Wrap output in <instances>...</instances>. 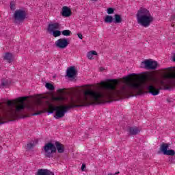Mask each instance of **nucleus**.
<instances>
[{
  "instance_id": "nucleus-22",
  "label": "nucleus",
  "mask_w": 175,
  "mask_h": 175,
  "mask_svg": "<svg viewBox=\"0 0 175 175\" xmlns=\"http://www.w3.org/2000/svg\"><path fill=\"white\" fill-rule=\"evenodd\" d=\"M10 8L11 10H16V1H11L10 3Z\"/></svg>"
},
{
  "instance_id": "nucleus-32",
  "label": "nucleus",
  "mask_w": 175,
  "mask_h": 175,
  "mask_svg": "<svg viewBox=\"0 0 175 175\" xmlns=\"http://www.w3.org/2000/svg\"><path fill=\"white\" fill-rule=\"evenodd\" d=\"M173 61L174 62H175V54L174 55V57H173Z\"/></svg>"
},
{
  "instance_id": "nucleus-10",
  "label": "nucleus",
  "mask_w": 175,
  "mask_h": 175,
  "mask_svg": "<svg viewBox=\"0 0 175 175\" xmlns=\"http://www.w3.org/2000/svg\"><path fill=\"white\" fill-rule=\"evenodd\" d=\"M66 73L67 77L72 79L74 76L77 75V70H76V68L75 66H71L67 69Z\"/></svg>"
},
{
  "instance_id": "nucleus-1",
  "label": "nucleus",
  "mask_w": 175,
  "mask_h": 175,
  "mask_svg": "<svg viewBox=\"0 0 175 175\" xmlns=\"http://www.w3.org/2000/svg\"><path fill=\"white\" fill-rule=\"evenodd\" d=\"M122 85L118 88L120 81L117 79H108L107 82H101V86L94 89H88L83 93V96L77 97V100H72L70 105L56 107L48 103V114H53L56 111L55 116L56 120L65 117V113H68L70 109L73 107H81V106H90V105H100L105 103L107 99H114L116 96L119 98H129V75L124 77L122 81Z\"/></svg>"
},
{
  "instance_id": "nucleus-7",
  "label": "nucleus",
  "mask_w": 175,
  "mask_h": 175,
  "mask_svg": "<svg viewBox=\"0 0 175 175\" xmlns=\"http://www.w3.org/2000/svg\"><path fill=\"white\" fill-rule=\"evenodd\" d=\"M14 23L15 24H20V23H24L27 17V12L25 10H16L14 13Z\"/></svg>"
},
{
  "instance_id": "nucleus-31",
  "label": "nucleus",
  "mask_w": 175,
  "mask_h": 175,
  "mask_svg": "<svg viewBox=\"0 0 175 175\" xmlns=\"http://www.w3.org/2000/svg\"><path fill=\"white\" fill-rule=\"evenodd\" d=\"M1 124H3V122H2V117L0 116V124L1 125Z\"/></svg>"
},
{
  "instance_id": "nucleus-29",
  "label": "nucleus",
  "mask_w": 175,
  "mask_h": 175,
  "mask_svg": "<svg viewBox=\"0 0 175 175\" xmlns=\"http://www.w3.org/2000/svg\"><path fill=\"white\" fill-rule=\"evenodd\" d=\"M84 169H85V164L83 163L81 166V170L82 172H84Z\"/></svg>"
},
{
  "instance_id": "nucleus-12",
  "label": "nucleus",
  "mask_w": 175,
  "mask_h": 175,
  "mask_svg": "<svg viewBox=\"0 0 175 175\" xmlns=\"http://www.w3.org/2000/svg\"><path fill=\"white\" fill-rule=\"evenodd\" d=\"M55 146L56 148V152L57 150L59 154H63V152H65V147L62 144L59 143V142H55Z\"/></svg>"
},
{
  "instance_id": "nucleus-26",
  "label": "nucleus",
  "mask_w": 175,
  "mask_h": 175,
  "mask_svg": "<svg viewBox=\"0 0 175 175\" xmlns=\"http://www.w3.org/2000/svg\"><path fill=\"white\" fill-rule=\"evenodd\" d=\"M34 146H35V144H32V143L27 144V150H32Z\"/></svg>"
},
{
  "instance_id": "nucleus-3",
  "label": "nucleus",
  "mask_w": 175,
  "mask_h": 175,
  "mask_svg": "<svg viewBox=\"0 0 175 175\" xmlns=\"http://www.w3.org/2000/svg\"><path fill=\"white\" fill-rule=\"evenodd\" d=\"M174 67L165 68V73H170L167 82L162 79H158L154 75L148 74V91L149 94L154 96L159 94V89L155 87V84L160 85H166V90H170L175 87V71L173 70Z\"/></svg>"
},
{
  "instance_id": "nucleus-9",
  "label": "nucleus",
  "mask_w": 175,
  "mask_h": 175,
  "mask_svg": "<svg viewBox=\"0 0 175 175\" xmlns=\"http://www.w3.org/2000/svg\"><path fill=\"white\" fill-rule=\"evenodd\" d=\"M68 44L69 42H68L66 38H60L55 42V46L58 49H66Z\"/></svg>"
},
{
  "instance_id": "nucleus-19",
  "label": "nucleus",
  "mask_w": 175,
  "mask_h": 175,
  "mask_svg": "<svg viewBox=\"0 0 175 175\" xmlns=\"http://www.w3.org/2000/svg\"><path fill=\"white\" fill-rule=\"evenodd\" d=\"M93 55H98V53H96V51H92L88 52L87 54V57L88 58V59H92Z\"/></svg>"
},
{
  "instance_id": "nucleus-16",
  "label": "nucleus",
  "mask_w": 175,
  "mask_h": 175,
  "mask_svg": "<svg viewBox=\"0 0 175 175\" xmlns=\"http://www.w3.org/2000/svg\"><path fill=\"white\" fill-rule=\"evenodd\" d=\"M113 23L115 24H120L122 23V18L120 14H115L113 18Z\"/></svg>"
},
{
  "instance_id": "nucleus-15",
  "label": "nucleus",
  "mask_w": 175,
  "mask_h": 175,
  "mask_svg": "<svg viewBox=\"0 0 175 175\" xmlns=\"http://www.w3.org/2000/svg\"><path fill=\"white\" fill-rule=\"evenodd\" d=\"M3 58L4 59H5V61H7L9 63L12 62L13 59H14V57L13 56V54L10 53H6L3 56Z\"/></svg>"
},
{
  "instance_id": "nucleus-8",
  "label": "nucleus",
  "mask_w": 175,
  "mask_h": 175,
  "mask_svg": "<svg viewBox=\"0 0 175 175\" xmlns=\"http://www.w3.org/2000/svg\"><path fill=\"white\" fill-rule=\"evenodd\" d=\"M157 67L158 62L151 59H145L141 63V68H143L144 69H150L151 70H155Z\"/></svg>"
},
{
  "instance_id": "nucleus-13",
  "label": "nucleus",
  "mask_w": 175,
  "mask_h": 175,
  "mask_svg": "<svg viewBox=\"0 0 175 175\" xmlns=\"http://www.w3.org/2000/svg\"><path fill=\"white\" fill-rule=\"evenodd\" d=\"M140 132V129H139L138 127H130L129 129V133L130 135H131L132 136L138 135L139 133Z\"/></svg>"
},
{
  "instance_id": "nucleus-33",
  "label": "nucleus",
  "mask_w": 175,
  "mask_h": 175,
  "mask_svg": "<svg viewBox=\"0 0 175 175\" xmlns=\"http://www.w3.org/2000/svg\"><path fill=\"white\" fill-rule=\"evenodd\" d=\"M120 174V172H117L114 174V175Z\"/></svg>"
},
{
  "instance_id": "nucleus-25",
  "label": "nucleus",
  "mask_w": 175,
  "mask_h": 175,
  "mask_svg": "<svg viewBox=\"0 0 175 175\" xmlns=\"http://www.w3.org/2000/svg\"><path fill=\"white\" fill-rule=\"evenodd\" d=\"M46 112H47V109H44L42 111H40L33 113L32 116H40V114H42V113H46Z\"/></svg>"
},
{
  "instance_id": "nucleus-11",
  "label": "nucleus",
  "mask_w": 175,
  "mask_h": 175,
  "mask_svg": "<svg viewBox=\"0 0 175 175\" xmlns=\"http://www.w3.org/2000/svg\"><path fill=\"white\" fill-rule=\"evenodd\" d=\"M62 16L63 17H70L72 16V11L67 6H64L62 8Z\"/></svg>"
},
{
  "instance_id": "nucleus-2",
  "label": "nucleus",
  "mask_w": 175,
  "mask_h": 175,
  "mask_svg": "<svg viewBox=\"0 0 175 175\" xmlns=\"http://www.w3.org/2000/svg\"><path fill=\"white\" fill-rule=\"evenodd\" d=\"M27 98L20 97L14 102L8 100L6 103V108L0 102V109L4 111L6 117L8 118H17L20 113L24 112L25 107L29 111H35L36 110V104H25V100H27Z\"/></svg>"
},
{
  "instance_id": "nucleus-27",
  "label": "nucleus",
  "mask_w": 175,
  "mask_h": 175,
  "mask_svg": "<svg viewBox=\"0 0 175 175\" xmlns=\"http://www.w3.org/2000/svg\"><path fill=\"white\" fill-rule=\"evenodd\" d=\"M107 13L108 14H113V13H114V8H109L107 10Z\"/></svg>"
},
{
  "instance_id": "nucleus-20",
  "label": "nucleus",
  "mask_w": 175,
  "mask_h": 175,
  "mask_svg": "<svg viewBox=\"0 0 175 175\" xmlns=\"http://www.w3.org/2000/svg\"><path fill=\"white\" fill-rule=\"evenodd\" d=\"M45 87L46 88H47V90H49L50 91H54V90H55V87H54V85L50 83H46Z\"/></svg>"
},
{
  "instance_id": "nucleus-4",
  "label": "nucleus",
  "mask_w": 175,
  "mask_h": 175,
  "mask_svg": "<svg viewBox=\"0 0 175 175\" xmlns=\"http://www.w3.org/2000/svg\"><path fill=\"white\" fill-rule=\"evenodd\" d=\"M137 21L138 24L142 25V27H149V25L154 21V17L151 16L150 11L144 8H140L137 11Z\"/></svg>"
},
{
  "instance_id": "nucleus-14",
  "label": "nucleus",
  "mask_w": 175,
  "mask_h": 175,
  "mask_svg": "<svg viewBox=\"0 0 175 175\" xmlns=\"http://www.w3.org/2000/svg\"><path fill=\"white\" fill-rule=\"evenodd\" d=\"M37 175H54V172H52L47 169H41L38 170Z\"/></svg>"
},
{
  "instance_id": "nucleus-18",
  "label": "nucleus",
  "mask_w": 175,
  "mask_h": 175,
  "mask_svg": "<svg viewBox=\"0 0 175 175\" xmlns=\"http://www.w3.org/2000/svg\"><path fill=\"white\" fill-rule=\"evenodd\" d=\"M104 21L105 23L111 24V23H114V18L110 15H107L104 19Z\"/></svg>"
},
{
  "instance_id": "nucleus-17",
  "label": "nucleus",
  "mask_w": 175,
  "mask_h": 175,
  "mask_svg": "<svg viewBox=\"0 0 175 175\" xmlns=\"http://www.w3.org/2000/svg\"><path fill=\"white\" fill-rule=\"evenodd\" d=\"M167 148H169V144L163 143L161 144V150L162 151V152L163 153L164 155L167 152Z\"/></svg>"
},
{
  "instance_id": "nucleus-30",
  "label": "nucleus",
  "mask_w": 175,
  "mask_h": 175,
  "mask_svg": "<svg viewBox=\"0 0 175 175\" xmlns=\"http://www.w3.org/2000/svg\"><path fill=\"white\" fill-rule=\"evenodd\" d=\"M77 35L79 39H83V35L81 33H78Z\"/></svg>"
},
{
  "instance_id": "nucleus-23",
  "label": "nucleus",
  "mask_w": 175,
  "mask_h": 175,
  "mask_svg": "<svg viewBox=\"0 0 175 175\" xmlns=\"http://www.w3.org/2000/svg\"><path fill=\"white\" fill-rule=\"evenodd\" d=\"M165 155H170L171 157H173L175 155V151L174 150H167V152L165 154Z\"/></svg>"
},
{
  "instance_id": "nucleus-24",
  "label": "nucleus",
  "mask_w": 175,
  "mask_h": 175,
  "mask_svg": "<svg viewBox=\"0 0 175 175\" xmlns=\"http://www.w3.org/2000/svg\"><path fill=\"white\" fill-rule=\"evenodd\" d=\"M9 85V82L8 79H2L1 80V87H8Z\"/></svg>"
},
{
  "instance_id": "nucleus-5",
  "label": "nucleus",
  "mask_w": 175,
  "mask_h": 175,
  "mask_svg": "<svg viewBox=\"0 0 175 175\" xmlns=\"http://www.w3.org/2000/svg\"><path fill=\"white\" fill-rule=\"evenodd\" d=\"M61 29V24L59 23H53L51 22L47 27L46 31L51 35H53L54 38H58V36H61L62 31H59Z\"/></svg>"
},
{
  "instance_id": "nucleus-28",
  "label": "nucleus",
  "mask_w": 175,
  "mask_h": 175,
  "mask_svg": "<svg viewBox=\"0 0 175 175\" xmlns=\"http://www.w3.org/2000/svg\"><path fill=\"white\" fill-rule=\"evenodd\" d=\"M57 92L59 94H64V89H58Z\"/></svg>"
},
{
  "instance_id": "nucleus-6",
  "label": "nucleus",
  "mask_w": 175,
  "mask_h": 175,
  "mask_svg": "<svg viewBox=\"0 0 175 175\" xmlns=\"http://www.w3.org/2000/svg\"><path fill=\"white\" fill-rule=\"evenodd\" d=\"M42 151L46 158H53L54 154L57 152V148H55V144L48 142L43 146Z\"/></svg>"
},
{
  "instance_id": "nucleus-21",
  "label": "nucleus",
  "mask_w": 175,
  "mask_h": 175,
  "mask_svg": "<svg viewBox=\"0 0 175 175\" xmlns=\"http://www.w3.org/2000/svg\"><path fill=\"white\" fill-rule=\"evenodd\" d=\"M62 34L64 35V36H70L72 35V31H70V30H63Z\"/></svg>"
}]
</instances>
